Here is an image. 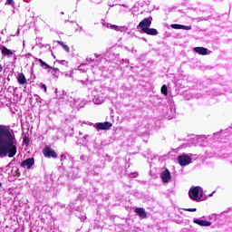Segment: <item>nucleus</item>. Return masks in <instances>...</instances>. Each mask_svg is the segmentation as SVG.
I'll use <instances>...</instances> for the list:
<instances>
[{"label":"nucleus","mask_w":232,"mask_h":232,"mask_svg":"<svg viewBox=\"0 0 232 232\" xmlns=\"http://www.w3.org/2000/svg\"><path fill=\"white\" fill-rule=\"evenodd\" d=\"M15 155H17L15 133L10 126L0 124V157L12 159Z\"/></svg>","instance_id":"1"},{"label":"nucleus","mask_w":232,"mask_h":232,"mask_svg":"<svg viewBox=\"0 0 232 232\" xmlns=\"http://www.w3.org/2000/svg\"><path fill=\"white\" fill-rule=\"evenodd\" d=\"M178 163L181 167L188 166V164H191V156L187 154L178 156Z\"/></svg>","instance_id":"2"},{"label":"nucleus","mask_w":232,"mask_h":232,"mask_svg":"<svg viewBox=\"0 0 232 232\" xmlns=\"http://www.w3.org/2000/svg\"><path fill=\"white\" fill-rule=\"evenodd\" d=\"M152 21H153V17H151V16L144 18L138 24V28H140L141 32H144V29H148V28H150V26H151Z\"/></svg>","instance_id":"3"},{"label":"nucleus","mask_w":232,"mask_h":232,"mask_svg":"<svg viewBox=\"0 0 232 232\" xmlns=\"http://www.w3.org/2000/svg\"><path fill=\"white\" fill-rule=\"evenodd\" d=\"M43 153L44 155V157H52L53 159H57V152H55V150H52V148H50V146L46 145L44 150H43Z\"/></svg>","instance_id":"4"},{"label":"nucleus","mask_w":232,"mask_h":232,"mask_svg":"<svg viewBox=\"0 0 232 232\" xmlns=\"http://www.w3.org/2000/svg\"><path fill=\"white\" fill-rule=\"evenodd\" d=\"M111 126H113V123L110 121L98 122L96 123V130H110Z\"/></svg>","instance_id":"5"},{"label":"nucleus","mask_w":232,"mask_h":232,"mask_svg":"<svg viewBox=\"0 0 232 232\" xmlns=\"http://www.w3.org/2000/svg\"><path fill=\"white\" fill-rule=\"evenodd\" d=\"M189 198L192 200L198 201L200 199V197H198V187H194L193 188H190L188 191Z\"/></svg>","instance_id":"6"},{"label":"nucleus","mask_w":232,"mask_h":232,"mask_svg":"<svg viewBox=\"0 0 232 232\" xmlns=\"http://www.w3.org/2000/svg\"><path fill=\"white\" fill-rule=\"evenodd\" d=\"M34 164H35V160L34 158H28L21 163V166L22 168H26L27 169H30L32 166H34Z\"/></svg>","instance_id":"7"},{"label":"nucleus","mask_w":232,"mask_h":232,"mask_svg":"<svg viewBox=\"0 0 232 232\" xmlns=\"http://www.w3.org/2000/svg\"><path fill=\"white\" fill-rule=\"evenodd\" d=\"M161 179L164 184H168L169 180H171V173L169 172V169H166L162 173H161Z\"/></svg>","instance_id":"8"},{"label":"nucleus","mask_w":232,"mask_h":232,"mask_svg":"<svg viewBox=\"0 0 232 232\" xmlns=\"http://www.w3.org/2000/svg\"><path fill=\"white\" fill-rule=\"evenodd\" d=\"M194 224H198L201 227H209L211 226V222L203 219H194Z\"/></svg>","instance_id":"9"},{"label":"nucleus","mask_w":232,"mask_h":232,"mask_svg":"<svg viewBox=\"0 0 232 232\" xmlns=\"http://www.w3.org/2000/svg\"><path fill=\"white\" fill-rule=\"evenodd\" d=\"M135 213L140 218H148V213H146V209L142 208H137L135 209Z\"/></svg>","instance_id":"10"},{"label":"nucleus","mask_w":232,"mask_h":232,"mask_svg":"<svg viewBox=\"0 0 232 232\" xmlns=\"http://www.w3.org/2000/svg\"><path fill=\"white\" fill-rule=\"evenodd\" d=\"M17 82L21 85V86H24V84H26V76H24V73L23 72H19L17 75Z\"/></svg>","instance_id":"11"},{"label":"nucleus","mask_w":232,"mask_h":232,"mask_svg":"<svg viewBox=\"0 0 232 232\" xmlns=\"http://www.w3.org/2000/svg\"><path fill=\"white\" fill-rule=\"evenodd\" d=\"M174 30H191V25H182L179 24H173L170 25Z\"/></svg>","instance_id":"12"},{"label":"nucleus","mask_w":232,"mask_h":232,"mask_svg":"<svg viewBox=\"0 0 232 232\" xmlns=\"http://www.w3.org/2000/svg\"><path fill=\"white\" fill-rule=\"evenodd\" d=\"M143 34H147V35H159V31L155 28L143 29Z\"/></svg>","instance_id":"13"},{"label":"nucleus","mask_w":232,"mask_h":232,"mask_svg":"<svg viewBox=\"0 0 232 232\" xmlns=\"http://www.w3.org/2000/svg\"><path fill=\"white\" fill-rule=\"evenodd\" d=\"M194 52L199 55H208V49L205 47H195Z\"/></svg>","instance_id":"14"},{"label":"nucleus","mask_w":232,"mask_h":232,"mask_svg":"<svg viewBox=\"0 0 232 232\" xmlns=\"http://www.w3.org/2000/svg\"><path fill=\"white\" fill-rule=\"evenodd\" d=\"M2 55H14V52L12 50L7 49L6 46L2 47Z\"/></svg>","instance_id":"15"},{"label":"nucleus","mask_w":232,"mask_h":232,"mask_svg":"<svg viewBox=\"0 0 232 232\" xmlns=\"http://www.w3.org/2000/svg\"><path fill=\"white\" fill-rule=\"evenodd\" d=\"M38 63L41 64L42 68H44V70H48V68L50 70V68H52V66L48 65L43 59H38Z\"/></svg>","instance_id":"16"},{"label":"nucleus","mask_w":232,"mask_h":232,"mask_svg":"<svg viewBox=\"0 0 232 232\" xmlns=\"http://www.w3.org/2000/svg\"><path fill=\"white\" fill-rule=\"evenodd\" d=\"M57 43L62 46V48H63V50H65V52H70V47H68V45H66L64 42L58 41Z\"/></svg>","instance_id":"17"},{"label":"nucleus","mask_w":232,"mask_h":232,"mask_svg":"<svg viewBox=\"0 0 232 232\" xmlns=\"http://www.w3.org/2000/svg\"><path fill=\"white\" fill-rule=\"evenodd\" d=\"M161 93L163 95H168V86H166V84L162 85V87H161Z\"/></svg>","instance_id":"18"},{"label":"nucleus","mask_w":232,"mask_h":232,"mask_svg":"<svg viewBox=\"0 0 232 232\" xmlns=\"http://www.w3.org/2000/svg\"><path fill=\"white\" fill-rule=\"evenodd\" d=\"M24 143L28 146V144H30V138L24 136Z\"/></svg>","instance_id":"19"},{"label":"nucleus","mask_w":232,"mask_h":232,"mask_svg":"<svg viewBox=\"0 0 232 232\" xmlns=\"http://www.w3.org/2000/svg\"><path fill=\"white\" fill-rule=\"evenodd\" d=\"M184 211H189L190 213H195L197 211V208H183Z\"/></svg>","instance_id":"20"},{"label":"nucleus","mask_w":232,"mask_h":232,"mask_svg":"<svg viewBox=\"0 0 232 232\" xmlns=\"http://www.w3.org/2000/svg\"><path fill=\"white\" fill-rule=\"evenodd\" d=\"M5 5H11V6H14L15 3L14 2V0H6Z\"/></svg>","instance_id":"21"},{"label":"nucleus","mask_w":232,"mask_h":232,"mask_svg":"<svg viewBox=\"0 0 232 232\" xmlns=\"http://www.w3.org/2000/svg\"><path fill=\"white\" fill-rule=\"evenodd\" d=\"M49 70H53V72H54V75H56V73H59V69L58 68H50Z\"/></svg>","instance_id":"22"},{"label":"nucleus","mask_w":232,"mask_h":232,"mask_svg":"<svg viewBox=\"0 0 232 232\" xmlns=\"http://www.w3.org/2000/svg\"><path fill=\"white\" fill-rule=\"evenodd\" d=\"M110 28H111L112 30L119 31L118 25H115V24H111Z\"/></svg>","instance_id":"23"},{"label":"nucleus","mask_w":232,"mask_h":232,"mask_svg":"<svg viewBox=\"0 0 232 232\" xmlns=\"http://www.w3.org/2000/svg\"><path fill=\"white\" fill-rule=\"evenodd\" d=\"M41 88H42V90H44V93H46V91H47V89H46V84L42 83V84H41Z\"/></svg>","instance_id":"24"},{"label":"nucleus","mask_w":232,"mask_h":232,"mask_svg":"<svg viewBox=\"0 0 232 232\" xmlns=\"http://www.w3.org/2000/svg\"><path fill=\"white\" fill-rule=\"evenodd\" d=\"M3 72V65L0 63V73Z\"/></svg>","instance_id":"25"},{"label":"nucleus","mask_w":232,"mask_h":232,"mask_svg":"<svg viewBox=\"0 0 232 232\" xmlns=\"http://www.w3.org/2000/svg\"><path fill=\"white\" fill-rule=\"evenodd\" d=\"M61 158H62V159H64V158H66V156H65L64 154H62V155H61Z\"/></svg>","instance_id":"26"},{"label":"nucleus","mask_w":232,"mask_h":232,"mask_svg":"<svg viewBox=\"0 0 232 232\" xmlns=\"http://www.w3.org/2000/svg\"><path fill=\"white\" fill-rule=\"evenodd\" d=\"M212 196H213V194H210V195H209V197H212Z\"/></svg>","instance_id":"27"},{"label":"nucleus","mask_w":232,"mask_h":232,"mask_svg":"<svg viewBox=\"0 0 232 232\" xmlns=\"http://www.w3.org/2000/svg\"><path fill=\"white\" fill-rule=\"evenodd\" d=\"M2 186V184L0 183V187Z\"/></svg>","instance_id":"28"}]
</instances>
